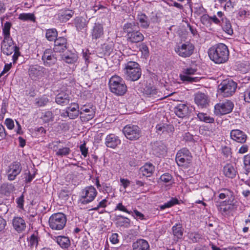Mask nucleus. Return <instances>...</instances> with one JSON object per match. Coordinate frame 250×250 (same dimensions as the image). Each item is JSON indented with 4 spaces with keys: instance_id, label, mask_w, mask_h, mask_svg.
I'll return each mask as SVG.
<instances>
[{
    "instance_id": "obj_37",
    "label": "nucleus",
    "mask_w": 250,
    "mask_h": 250,
    "mask_svg": "<svg viewBox=\"0 0 250 250\" xmlns=\"http://www.w3.org/2000/svg\"><path fill=\"white\" fill-rule=\"evenodd\" d=\"M57 242L62 249H68L70 246V241L68 237L59 236L57 237Z\"/></svg>"
},
{
    "instance_id": "obj_43",
    "label": "nucleus",
    "mask_w": 250,
    "mask_h": 250,
    "mask_svg": "<svg viewBox=\"0 0 250 250\" xmlns=\"http://www.w3.org/2000/svg\"><path fill=\"white\" fill-rule=\"evenodd\" d=\"M29 246L31 247H37L38 245L39 238L38 237L37 233H34L32 234L29 238Z\"/></svg>"
},
{
    "instance_id": "obj_36",
    "label": "nucleus",
    "mask_w": 250,
    "mask_h": 250,
    "mask_svg": "<svg viewBox=\"0 0 250 250\" xmlns=\"http://www.w3.org/2000/svg\"><path fill=\"white\" fill-rule=\"evenodd\" d=\"M15 186L11 183H3L0 188V192L5 195H8L15 190Z\"/></svg>"
},
{
    "instance_id": "obj_55",
    "label": "nucleus",
    "mask_w": 250,
    "mask_h": 250,
    "mask_svg": "<svg viewBox=\"0 0 250 250\" xmlns=\"http://www.w3.org/2000/svg\"><path fill=\"white\" fill-rule=\"evenodd\" d=\"M145 93L146 95H155L157 93V90L151 86H147L144 88Z\"/></svg>"
},
{
    "instance_id": "obj_18",
    "label": "nucleus",
    "mask_w": 250,
    "mask_h": 250,
    "mask_svg": "<svg viewBox=\"0 0 250 250\" xmlns=\"http://www.w3.org/2000/svg\"><path fill=\"white\" fill-rule=\"evenodd\" d=\"M174 112L179 118H183L190 116L191 109L184 104H179L174 108Z\"/></svg>"
},
{
    "instance_id": "obj_8",
    "label": "nucleus",
    "mask_w": 250,
    "mask_h": 250,
    "mask_svg": "<svg viewBox=\"0 0 250 250\" xmlns=\"http://www.w3.org/2000/svg\"><path fill=\"white\" fill-rule=\"evenodd\" d=\"M234 106L233 102L229 100H226L215 105L214 113L217 116L229 114L232 111Z\"/></svg>"
},
{
    "instance_id": "obj_64",
    "label": "nucleus",
    "mask_w": 250,
    "mask_h": 250,
    "mask_svg": "<svg viewBox=\"0 0 250 250\" xmlns=\"http://www.w3.org/2000/svg\"><path fill=\"white\" fill-rule=\"evenodd\" d=\"M4 124L9 129H12L14 127V121L11 119L7 118L5 121Z\"/></svg>"
},
{
    "instance_id": "obj_59",
    "label": "nucleus",
    "mask_w": 250,
    "mask_h": 250,
    "mask_svg": "<svg viewBox=\"0 0 250 250\" xmlns=\"http://www.w3.org/2000/svg\"><path fill=\"white\" fill-rule=\"evenodd\" d=\"M250 14V11L244 9H240L238 13V16L243 19L248 17Z\"/></svg>"
},
{
    "instance_id": "obj_48",
    "label": "nucleus",
    "mask_w": 250,
    "mask_h": 250,
    "mask_svg": "<svg viewBox=\"0 0 250 250\" xmlns=\"http://www.w3.org/2000/svg\"><path fill=\"white\" fill-rule=\"evenodd\" d=\"M244 164L246 174L250 172V155L248 154L244 157Z\"/></svg>"
},
{
    "instance_id": "obj_44",
    "label": "nucleus",
    "mask_w": 250,
    "mask_h": 250,
    "mask_svg": "<svg viewBox=\"0 0 250 250\" xmlns=\"http://www.w3.org/2000/svg\"><path fill=\"white\" fill-rule=\"evenodd\" d=\"M87 113V120L91 119L94 116V111L92 108H86L85 105H83L81 107L80 111V115H82L83 113Z\"/></svg>"
},
{
    "instance_id": "obj_58",
    "label": "nucleus",
    "mask_w": 250,
    "mask_h": 250,
    "mask_svg": "<svg viewBox=\"0 0 250 250\" xmlns=\"http://www.w3.org/2000/svg\"><path fill=\"white\" fill-rule=\"evenodd\" d=\"M172 178V176L168 173H164L160 177V180L166 183L169 182Z\"/></svg>"
},
{
    "instance_id": "obj_54",
    "label": "nucleus",
    "mask_w": 250,
    "mask_h": 250,
    "mask_svg": "<svg viewBox=\"0 0 250 250\" xmlns=\"http://www.w3.org/2000/svg\"><path fill=\"white\" fill-rule=\"evenodd\" d=\"M49 102V99L47 97H42L39 99L36 103L38 106H44Z\"/></svg>"
},
{
    "instance_id": "obj_50",
    "label": "nucleus",
    "mask_w": 250,
    "mask_h": 250,
    "mask_svg": "<svg viewBox=\"0 0 250 250\" xmlns=\"http://www.w3.org/2000/svg\"><path fill=\"white\" fill-rule=\"evenodd\" d=\"M200 21L204 25L208 26L211 24L210 18L207 14H203L200 19Z\"/></svg>"
},
{
    "instance_id": "obj_47",
    "label": "nucleus",
    "mask_w": 250,
    "mask_h": 250,
    "mask_svg": "<svg viewBox=\"0 0 250 250\" xmlns=\"http://www.w3.org/2000/svg\"><path fill=\"white\" fill-rule=\"evenodd\" d=\"M71 152L70 148L65 147L61 148H59L56 152V155L58 156L63 157L68 155Z\"/></svg>"
},
{
    "instance_id": "obj_31",
    "label": "nucleus",
    "mask_w": 250,
    "mask_h": 250,
    "mask_svg": "<svg viewBox=\"0 0 250 250\" xmlns=\"http://www.w3.org/2000/svg\"><path fill=\"white\" fill-rule=\"evenodd\" d=\"M74 12L68 9H62L59 11L58 16L60 20L62 22H66L73 15Z\"/></svg>"
},
{
    "instance_id": "obj_11",
    "label": "nucleus",
    "mask_w": 250,
    "mask_h": 250,
    "mask_svg": "<svg viewBox=\"0 0 250 250\" xmlns=\"http://www.w3.org/2000/svg\"><path fill=\"white\" fill-rule=\"evenodd\" d=\"M191 158L189 151L186 148H183L177 153L175 160L178 166H184L190 163Z\"/></svg>"
},
{
    "instance_id": "obj_56",
    "label": "nucleus",
    "mask_w": 250,
    "mask_h": 250,
    "mask_svg": "<svg viewBox=\"0 0 250 250\" xmlns=\"http://www.w3.org/2000/svg\"><path fill=\"white\" fill-rule=\"evenodd\" d=\"M216 206L219 212L221 213L223 215L226 216L229 214L230 213L228 209L227 208L226 206L225 207H223L221 205H216Z\"/></svg>"
},
{
    "instance_id": "obj_23",
    "label": "nucleus",
    "mask_w": 250,
    "mask_h": 250,
    "mask_svg": "<svg viewBox=\"0 0 250 250\" xmlns=\"http://www.w3.org/2000/svg\"><path fill=\"white\" fill-rule=\"evenodd\" d=\"M121 143L119 138L114 134L108 135L105 141V144L108 147L112 148H116Z\"/></svg>"
},
{
    "instance_id": "obj_7",
    "label": "nucleus",
    "mask_w": 250,
    "mask_h": 250,
    "mask_svg": "<svg viewBox=\"0 0 250 250\" xmlns=\"http://www.w3.org/2000/svg\"><path fill=\"white\" fill-rule=\"evenodd\" d=\"M237 83L232 80L227 79L218 85V92L224 97L232 96L236 91Z\"/></svg>"
},
{
    "instance_id": "obj_9",
    "label": "nucleus",
    "mask_w": 250,
    "mask_h": 250,
    "mask_svg": "<svg viewBox=\"0 0 250 250\" xmlns=\"http://www.w3.org/2000/svg\"><path fill=\"white\" fill-rule=\"evenodd\" d=\"M49 70L43 66L38 64L30 66L28 69V74L33 80H37L41 77L48 76Z\"/></svg>"
},
{
    "instance_id": "obj_26",
    "label": "nucleus",
    "mask_w": 250,
    "mask_h": 250,
    "mask_svg": "<svg viewBox=\"0 0 250 250\" xmlns=\"http://www.w3.org/2000/svg\"><path fill=\"white\" fill-rule=\"evenodd\" d=\"M66 109L69 113L70 119H75L80 114L79 105L76 103H71L70 106L66 107Z\"/></svg>"
},
{
    "instance_id": "obj_24",
    "label": "nucleus",
    "mask_w": 250,
    "mask_h": 250,
    "mask_svg": "<svg viewBox=\"0 0 250 250\" xmlns=\"http://www.w3.org/2000/svg\"><path fill=\"white\" fill-rule=\"evenodd\" d=\"M133 250H150L149 243L145 239L137 240L132 244Z\"/></svg>"
},
{
    "instance_id": "obj_1",
    "label": "nucleus",
    "mask_w": 250,
    "mask_h": 250,
    "mask_svg": "<svg viewBox=\"0 0 250 250\" xmlns=\"http://www.w3.org/2000/svg\"><path fill=\"white\" fill-rule=\"evenodd\" d=\"M208 56L216 63L220 64L226 62L229 59V51L224 43L216 44L208 49Z\"/></svg>"
},
{
    "instance_id": "obj_41",
    "label": "nucleus",
    "mask_w": 250,
    "mask_h": 250,
    "mask_svg": "<svg viewBox=\"0 0 250 250\" xmlns=\"http://www.w3.org/2000/svg\"><path fill=\"white\" fill-rule=\"evenodd\" d=\"M19 19L22 21H36V17L33 13H21L19 15Z\"/></svg>"
},
{
    "instance_id": "obj_30",
    "label": "nucleus",
    "mask_w": 250,
    "mask_h": 250,
    "mask_svg": "<svg viewBox=\"0 0 250 250\" xmlns=\"http://www.w3.org/2000/svg\"><path fill=\"white\" fill-rule=\"evenodd\" d=\"M104 34L103 25L99 23H95L92 32V39L100 38Z\"/></svg>"
},
{
    "instance_id": "obj_53",
    "label": "nucleus",
    "mask_w": 250,
    "mask_h": 250,
    "mask_svg": "<svg viewBox=\"0 0 250 250\" xmlns=\"http://www.w3.org/2000/svg\"><path fill=\"white\" fill-rule=\"evenodd\" d=\"M194 13L197 16H200L205 12V9L202 5L197 4L196 7H194Z\"/></svg>"
},
{
    "instance_id": "obj_3",
    "label": "nucleus",
    "mask_w": 250,
    "mask_h": 250,
    "mask_svg": "<svg viewBox=\"0 0 250 250\" xmlns=\"http://www.w3.org/2000/svg\"><path fill=\"white\" fill-rule=\"evenodd\" d=\"M136 23L134 22L127 23L124 26L127 41L131 43H138L144 40L143 34L139 30H136Z\"/></svg>"
},
{
    "instance_id": "obj_6",
    "label": "nucleus",
    "mask_w": 250,
    "mask_h": 250,
    "mask_svg": "<svg viewBox=\"0 0 250 250\" xmlns=\"http://www.w3.org/2000/svg\"><path fill=\"white\" fill-rule=\"evenodd\" d=\"M66 221V216L64 213L62 212L54 213L49 218V226L53 230H60L65 226Z\"/></svg>"
},
{
    "instance_id": "obj_28",
    "label": "nucleus",
    "mask_w": 250,
    "mask_h": 250,
    "mask_svg": "<svg viewBox=\"0 0 250 250\" xmlns=\"http://www.w3.org/2000/svg\"><path fill=\"white\" fill-rule=\"evenodd\" d=\"M78 56L74 52L68 51L62 56V60L67 63H74L77 61Z\"/></svg>"
},
{
    "instance_id": "obj_40",
    "label": "nucleus",
    "mask_w": 250,
    "mask_h": 250,
    "mask_svg": "<svg viewBox=\"0 0 250 250\" xmlns=\"http://www.w3.org/2000/svg\"><path fill=\"white\" fill-rule=\"evenodd\" d=\"M11 23L9 21H6L2 27V34L3 39H11L10 30L11 27Z\"/></svg>"
},
{
    "instance_id": "obj_33",
    "label": "nucleus",
    "mask_w": 250,
    "mask_h": 250,
    "mask_svg": "<svg viewBox=\"0 0 250 250\" xmlns=\"http://www.w3.org/2000/svg\"><path fill=\"white\" fill-rule=\"evenodd\" d=\"M158 134L171 133L174 131L173 125L167 124H159L156 126Z\"/></svg>"
},
{
    "instance_id": "obj_4",
    "label": "nucleus",
    "mask_w": 250,
    "mask_h": 250,
    "mask_svg": "<svg viewBox=\"0 0 250 250\" xmlns=\"http://www.w3.org/2000/svg\"><path fill=\"white\" fill-rule=\"evenodd\" d=\"M125 65L124 73L126 80L130 81H136L141 77L142 71L139 64L137 62L129 61Z\"/></svg>"
},
{
    "instance_id": "obj_5",
    "label": "nucleus",
    "mask_w": 250,
    "mask_h": 250,
    "mask_svg": "<svg viewBox=\"0 0 250 250\" xmlns=\"http://www.w3.org/2000/svg\"><path fill=\"white\" fill-rule=\"evenodd\" d=\"M1 51L7 56L10 55L14 52L12 56L14 63L16 62L18 57L21 55L19 47L14 44L12 38L6 39V40L3 39L1 42Z\"/></svg>"
},
{
    "instance_id": "obj_34",
    "label": "nucleus",
    "mask_w": 250,
    "mask_h": 250,
    "mask_svg": "<svg viewBox=\"0 0 250 250\" xmlns=\"http://www.w3.org/2000/svg\"><path fill=\"white\" fill-rule=\"evenodd\" d=\"M137 20L140 23V27L144 29H147L150 25V21L148 17L144 13H141L137 16Z\"/></svg>"
},
{
    "instance_id": "obj_17",
    "label": "nucleus",
    "mask_w": 250,
    "mask_h": 250,
    "mask_svg": "<svg viewBox=\"0 0 250 250\" xmlns=\"http://www.w3.org/2000/svg\"><path fill=\"white\" fill-rule=\"evenodd\" d=\"M42 60L45 66L50 67L57 62V58L50 49H46L42 57Z\"/></svg>"
},
{
    "instance_id": "obj_27",
    "label": "nucleus",
    "mask_w": 250,
    "mask_h": 250,
    "mask_svg": "<svg viewBox=\"0 0 250 250\" xmlns=\"http://www.w3.org/2000/svg\"><path fill=\"white\" fill-rule=\"evenodd\" d=\"M172 234L174 236V240L178 241L182 239L184 233V229L180 224H176L172 228Z\"/></svg>"
},
{
    "instance_id": "obj_46",
    "label": "nucleus",
    "mask_w": 250,
    "mask_h": 250,
    "mask_svg": "<svg viewBox=\"0 0 250 250\" xmlns=\"http://www.w3.org/2000/svg\"><path fill=\"white\" fill-rule=\"evenodd\" d=\"M101 191L108 194V196L106 197V198H108L110 193L114 192L112 186H111L109 184L104 183H102V189Z\"/></svg>"
},
{
    "instance_id": "obj_22",
    "label": "nucleus",
    "mask_w": 250,
    "mask_h": 250,
    "mask_svg": "<svg viewBox=\"0 0 250 250\" xmlns=\"http://www.w3.org/2000/svg\"><path fill=\"white\" fill-rule=\"evenodd\" d=\"M67 40L64 37H59L54 41V50L56 52H63L67 49Z\"/></svg>"
},
{
    "instance_id": "obj_35",
    "label": "nucleus",
    "mask_w": 250,
    "mask_h": 250,
    "mask_svg": "<svg viewBox=\"0 0 250 250\" xmlns=\"http://www.w3.org/2000/svg\"><path fill=\"white\" fill-rule=\"evenodd\" d=\"M224 173L225 176L229 178H233L236 175L237 171L231 164H227L224 167Z\"/></svg>"
},
{
    "instance_id": "obj_57",
    "label": "nucleus",
    "mask_w": 250,
    "mask_h": 250,
    "mask_svg": "<svg viewBox=\"0 0 250 250\" xmlns=\"http://www.w3.org/2000/svg\"><path fill=\"white\" fill-rule=\"evenodd\" d=\"M189 238L193 243H197L202 239L201 235L198 233H190Z\"/></svg>"
},
{
    "instance_id": "obj_16",
    "label": "nucleus",
    "mask_w": 250,
    "mask_h": 250,
    "mask_svg": "<svg viewBox=\"0 0 250 250\" xmlns=\"http://www.w3.org/2000/svg\"><path fill=\"white\" fill-rule=\"evenodd\" d=\"M220 193L219 194L218 197L220 199H225L226 200L221 202V204L224 205V204L228 203V204H233V205L235 206V204H234L235 199V195L233 192L228 188H222L220 190Z\"/></svg>"
},
{
    "instance_id": "obj_13",
    "label": "nucleus",
    "mask_w": 250,
    "mask_h": 250,
    "mask_svg": "<svg viewBox=\"0 0 250 250\" xmlns=\"http://www.w3.org/2000/svg\"><path fill=\"white\" fill-rule=\"evenodd\" d=\"M194 46L190 42H186L179 45L175 50L179 56L183 58H187L190 56L194 52Z\"/></svg>"
},
{
    "instance_id": "obj_25",
    "label": "nucleus",
    "mask_w": 250,
    "mask_h": 250,
    "mask_svg": "<svg viewBox=\"0 0 250 250\" xmlns=\"http://www.w3.org/2000/svg\"><path fill=\"white\" fill-rule=\"evenodd\" d=\"M12 224L14 228L19 232L22 231L26 228V224L22 218L15 217L13 219Z\"/></svg>"
},
{
    "instance_id": "obj_2",
    "label": "nucleus",
    "mask_w": 250,
    "mask_h": 250,
    "mask_svg": "<svg viewBox=\"0 0 250 250\" xmlns=\"http://www.w3.org/2000/svg\"><path fill=\"white\" fill-rule=\"evenodd\" d=\"M109 90L116 96H123L127 91V87L122 78L117 75L112 76L108 82Z\"/></svg>"
},
{
    "instance_id": "obj_42",
    "label": "nucleus",
    "mask_w": 250,
    "mask_h": 250,
    "mask_svg": "<svg viewBox=\"0 0 250 250\" xmlns=\"http://www.w3.org/2000/svg\"><path fill=\"white\" fill-rule=\"evenodd\" d=\"M197 117L200 121L207 123H213L214 122V119L213 118L208 116L206 113H199L197 114Z\"/></svg>"
},
{
    "instance_id": "obj_14",
    "label": "nucleus",
    "mask_w": 250,
    "mask_h": 250,
    "mask_svg": "<svg viewBox=\"0 0 250 250\" xmlns=\"http://www.w3.org/2000/svg\"><path fill=\"white\" fill-rule=\"evenodd\" d=\"M152 152L157 157L165 156L167 152V147L162 141H156L151 143Z\"/></svg>"
},
{
    "instance_id": "obj_29",
    "label": "nucleus",
    "mask_w": 250,
    "mask_h": 250,
    "mask_svg": "<svg viewBox=\"0 0 250 250\" xmlns=\"http://www.w3.org/2000/svg\"><path fill=\"white\" fill-rule=\"evenodd\" d=\"M73 23L77 30L80 31L87 27L88 21L83 17H77L74 19Z\"/></svg>"
},
{
    "instance_id": "obj_52",
    "label": "nucleus",
    "mask_w": 250,
    "mask_h": 250,
    "mask_svg": "<svg viewBox=\"0 0 250 250\" xmlns=\"http://www.w3.org/2000/svg\"><path fill=\"white\" fill-rule=\"evenodd\" d=\"M107 202V201L106 199H103L101 201H100L98 205L97 206V207H94L90 209L89 210H94V211H97L100 208H104L106 207L107 205L106 203Z\"/></svg>"
},
{
    "instance_id": "obj_19",
    "label": "nucleus",
    "mask_w": 250,
    "mask_h": 250,
    "mask_svg": "<svg viewBox=\"0 0 250 250\" xmlns=\"http://www.w3.org/2000/svg\"><path fill=\"white\" fill-rule=\"evenodd\" d=\"M194 101L199 107L206 108L209 105V99L207 95L199 92L195 94Z\"/></svg>"
},
{
    "instance_id": "obj_62",
    "label": "nucleus",
    "mask_w": 250,
    "mask_h": 250,
    "mask_svg": "<svg viewBox=\"0 0 250 250\" xmlns=\"http://www.w3.org/2000/svg\"><path fill=\"white\" fill-rule=\"evenodd\" d=\"M222 153L228 158L231 154V148L229 147L225 146L222 147Z\"/></svg>"
},
{
    "instance_id": "obj_51",
    "label": "nucleus",
    "mask_w": 250,
    "mask_h": 250,
    "mask_svg": "<svg viewBox=\"0 0 250 250\" xmlns=\"http://www.w3.org/2000/svg\"><path fill=\"white\" fill-rule=\"evenodd\" d=\"M140 50L145 57H148L149 55V50L147 46L145 43H142L139 45Z\"/></svg>"
},
{
    "instance_id": "obj_60",
    "label": "nucleus",
    "mask_w": 250,
    "mask_h": 250,
    "mask_svg": "<svg viewBox=\"0 0 250 250\" xmlns=\"http://www.w3.org/2000/svg\"><path fill=\"white\" fill-rule=\"evenodd\" d=\"M196 70L191 67L183 69L182 74H185L187 75H191L195 74Z\"/></svg>"
},
{
    "instance_id": "obj_10",
    "label": "nucleus",
    "mask_w": 250,
    "mask_h": 250,
    "mask_svg": "<svg viewBox=\"0 0 250 250\" xmlns=\"http://www.w3.org/2000/svg\"><path fill=\"white\" fill-rule=\"evenodd\" d=\"M97 195L96 188L91 186L85 187L82 191L81 201L82 204H87L91 202Z\"/></svg>"
},
{
    "instance_id": "obj_63",
    "label": "nucleus",
    "mask_w": 250,
    "mask_h": 250,
    "mask_svg": "<svg viewBox=\"0 0 250 250\" xmlns=\"http://www.w3.org/2000/svg\"><path fill=\"white\" fill-rule=\"evenodd\" d=\"M16 203L20 208H23L24 203V196L23 194L16 199Z\"/></svg>"
},
{
    "instance_id": "obj_61",
    "label": "nucleus",
    "mask_w": 250,
    "mask_h": 250,
    "mask_svg": "<svg viewBox=\"0 0 250 250\" xmlns=\"http://www.w3.org/2000/svg\"><path fill=\"white\" fill-rule=\"evenodd\" d=\"M243 97L245 102L250 103V87L247 89L243 93Z\"/></svg>"
},
{
    "instance_id": "obj_32",
    "label": "nucleus",
    "mask_w": 250,
    "mask_h": 250,
    "mask_svg": "<svg viewBox=\"0 0 250 250\" xmlns=\"http://www.w3.org/2000/svg\"><path fill=\"white\" fill-rule=\"evenodd\" d=\"M154 169L155 167L152 164L146 163L140 168V171L142 172L143 176L148 177L152 175Z\"/></svg>"
},
{
    "instance_id": "obj_38",
    "label": "nucleus",
    "mask_w": 250,
    "mask_h": 250,
    "mask_svg": "<svg viewBox=\"0 0 250 250\" xmlns=\"http://www.w3.org/2000/svg\"><path fill=\"white\" fill-rule=\"evenodd\" d=\"M222 20V27L223 31L228 35H231L233 33V31L230 21L226 19Z\"/></svg>"
},
{
    "instance_id": "obj_20",
    "label": "nucleus",
    "mask_w": 250,
    "mask_h": 250,
    "mask_svg": "<svg viewBox=\"0 0 250 250\" xmlns=\"http://www.w3.org/2000/svg\"><path fill=\"white\" fill-rule=\"evenodd\" d=\"M230 136L233 141L243 144L247 139V134L243 131L239 129H233L230 132Z\"/></svg>"
},
{
    "instance_id": "obj_49",
    "label": "nucleus",
    "mask_w": 250,
    "mask_h": 250,
    "mask_svg": "<svg viewBox=\"0 0 250 250\" xmlns=\"http://www.w3.org/2000/svg\"><path fill=\"white\" fill-rule=\"evenodd\" d=\"M180 78L181 80L183 82H196L198 80V78L197 77H190L189 75H187L185 74H180Z\"/></svg>"
},
{
    "instance_id": "obj_39",
    "label": "nucleus",
    "mask_w": 250,
    "mask_h": 250,
    "mask_svg": "<svg viewBox=\"0 0 250 250\" xmlns=\"http://www.w3.org/2000/svg\"><path fill=\"white\" fill-rule=\"evenodd\" d=\"M58 32L55 28L48 29L46 30L45 37L49 41H55L57 39Z\"/></svg>"
},
{
    "instance_id": "obj_45",
    "label": "nucleus",
    "mask_w": 250,
    "mask_h": 250,
    "mask_svg": "<svg viewBox=\"0 0 250 250\" xmlns=\"http://www.w3.org/2000/svg\"><path fill=\"white\" fill-rule=\"evenodd\" d=\"M41 118L44 123H48L53 121L54 116L51 111H47L44 112Z\"/></svg>"
},
{
    "instance_id": "obj_21",
    "label": "nucleus",
    "mask_w": 250,
    "mask_h": 250,
    "mask_svg": "<svg viewBox=\"0 0 250 250\" xmlns=\"http://www.w3.org/2000/svg\"><path fill=\"white\" fill-rule=\"evenodd\" d=\"M71 100L70 95L65 92H61L55 97L56 103L62 106H66L68 104Z\"/></svg>"
},
{
    "instance_id": "obj_12",
    "label": "nucleus",
    "mask_w": 250,
    "mask_h": 250,
    "mask_svg": "<svg viewBox=\"0 0 250 250\" xmlns=\"http://www.w3.org/2000/svg\"><path fill=\"white\" fill-rule=\"evenodd\" d=\"M123 132L127 139L130 140H136L141 135V131L137 125H129L125 126Z\"/></svg>"
},
{
    "instance_id": "obj_15",
    "label": "nucleus",
    "mask_w": 250,
    "mask_h": 250,
    "mask_svg": "<svg viewBox=\"0 0 250 250\" xmlns=\"http://www.w3.org/2000/svg\"><path fill=\"white\" fill-rule=\"evenodd\" d=\"M22 167L21 164L18 162H14L8 167L7 170V178L10 181H13L17 175L21 172Z\"/></svg>"
}]
</instances>
